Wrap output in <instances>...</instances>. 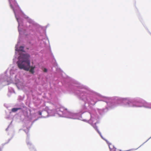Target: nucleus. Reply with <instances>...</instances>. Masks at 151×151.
<instances>
[{
  "mask_svg": "<svg viewBox=\"0 0 151 151\" xmlns=\"http://www.w3.org/2000/svg\"><path fill=\"white\" fill-rule=\"evenodd\" d=\"M18 61L17 64L19 68L20 69L29 71L32 74L35 72V65H30V56L28 54H22L18 57Z\"/></svg>",
  "mask_w": 151,
  "mask_h": 151,
  "instance_id": "nucleus-1",
  "label": "nucleus"
},
{
  "mask_svg": "<svg viewBox=\"0 0 151 151\" xmlns=\"http://www.w3.org/2000/svg\"><path fill=\"white\" fill-rule=\"evenodd\" d=\"M109 148L110 151H116V148L111 144L109 145Z\"/></svg>",
  "mask_w": 151,
  "mask_h": 151,
  "instance_id": "nucleus-2",
  "label": "nucleus"
},
{
  "mask_svg": "<svg viewBox=\"0 0 151 151\" xmlns=\"http://www.w3.org/2000/svg\"><path fill=\"white\" fill-rule=\"evenodd\" d=\"M21 108H13L12 109V112H15L17 111L18 110L20 109Z\"/></svg>",
  "mask_w": 151,
  "mask_h": 151,
  "instance_id": "nucleus-3",
  "label": "nucleus"
},
{
  "mask_svg": "<svg viewBox=\"0 0 151 151\" xmlns=\"http://www.w3.org/2000/svg\"><path fill=\"white\" fill-rule=\"evenodd\" d=\"M24 47L22 46H20L18 49L19 51H23L24 50Z\"/></svg>",
  "mask_w": 151,
  "mask_h": 151,
  "instance_id": "nucleus-4",
  "label": "nucleus"
},
{
  "mask_svg": "<svg viewBox=\"0 0 151 151\" xmlns=\"http://www.w3.org/2000/svg\"><path fill=\"white\" fill-rule=\"evenodd\" d=\"M43 71L44 72H46L47 71V69L46 68H45L44 69Z\"/></svg>",
  "mask_w": 151,
  "mask_h": 151,
  "instance_id": "nucleus-5",
  "label": "nucleus"
},
{
  "mask_svg": "<svg viewBox=\"0 0 151 151\" xmlns=\"http://www.w3.org/2000/svg\"><path fill=\"white\" fill-rule=\"evenodd\" d=\"M39 114L40 115H42V112L40 111H39L38 112Z\"/></svg>",
  "mask_w": 151,
  "mask_h": 151,
  "instance_id": "nucleus-6",
  "label": "nucleus"
},
{
  "mask_svg": "<svg viewBox=\"0 0 151 151\" xmlns=\"http://www.w3.org/2000/svg\"><path fill=\"white\" fill-rule=\"evenodd\" d=\"M10 6H11V8H13V7H12V6L11 5H10Z\"/></svg>",
  "mask_w": 151,
  "mask_h": 151,
  "instance_id": "nucleus-7",
  "label": "nucleus"
},
{
  "mask_svg": "<svg viewBox=\"0 0 151 151\" xmlns=\"http://www.w3.org/2000/svg\"><path fill=\"white\" fill-rule=\"evenodd\" d=\"M96 130L98 131V132L99 134H100V133L98 132V130Z\"/></svg>",
  "mask_w": 151,
  "mask_h": 151,
  "instance_id": "nucleus-8",
  "label": "nucleus"
},
{
  "mask_svg": "<svg viewBox=\"0 0 151 151\" xmlns=\"http://www.w3.org/2000/svg\"><path fill=\"white\" fill-rule=\"evenodd\" d=\"M130 150H127L126 151H130Z\"/></svg>",
  "mask_w": 151,
  "mask_h": 151,
  "instance_id": "nucleus-9",
  "label": "nucleus"
}]
</instances>
